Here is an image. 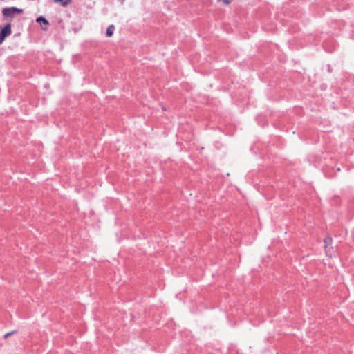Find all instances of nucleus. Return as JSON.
<instances>
[{
  "mask_svg": "<svg viewBox=\"0 0 354 354\" xmlns=\"http://www.w3.org/2000/svg\"><path fill=\"white\" fill-rule=\"evenodd\" d=\"M113 30H114V26L113 25H110L107 29H106V36L107 37H111L113 35Z\"/></svg>",
  "mask_w": 354,
  "mask_h": 354,
  "instance_id": "5",
  "label": "nucleus"
},
{
  "mask_svg": "<svg viewBox=\"0 0 354 354\" xmlns=\"http://www.w3.org/2000/svg\"><path fill=\"white\" fill-rule=\"evenodd\" d=\"M11 25L7 24L0 32V44H1L5 38L11 34Z\"/></svg>",
  "mask_w": 354,
  "mask_h": 354,
  "instance_id": "2",
  "label": "nucleus"
},
{
  "mask_svg": "<svg viewBox=\"0 0 354 354\" xmlns=\"http://www.w3.org/2000/svg\"><path fill=\"white\" fill-rule=\"evenodd\" d=\"M36 21L37 23H39L41 24H44V25H46V26L49 24L48 21L44 17H43L41 16L37 17V19H36Z\"/></svg>",
  "mask_w": 354,
  "mask_h": 354,
  "instance_id": "4",
  "label": "nucleus"
},
{
  "mask_svg": "<svg viewBox=\"0 0 354 354\" xmlns=\"http://www.w3.org/2000/svg\"><path fill=\"white\" fill-rule=\"evenodd\" d=\"M330 242H331V238L330 237H326L324 239V243H325L324 248H325V252H326V255H328V254H329L328 245L330 243Z\"/></svg>",
  "mask_w": 354,
  "mask_h": 354,
  "instance_id": "3",
  "label": "nucleus"
},
{
  "mask_svg": "<svg viewBox=\"0 0 354 354\" xmlns=\"http://www.w3.org/2000/svg\"><path fill=\"white\" fill-rule=\"evenodd\" d=\"M24 10L15 7L6 8L2 10V14L4 17L13 18L16 15L23 13Z\"/></svg>",
  "mask_w": 354,
  "mask_h": 354,
  "instance_id": "1",
  "label": "nucleus"
},
{
  "mask_svg": "<svg viewBox=\"0 0 354 354\" xmlns=\"http://www.w3.org/2000/svg\"><path fill=\"white\" fill-rule=\"evenodd\" d=\"M232 0H223V3L225 4L230 3Z\"/></svg>",
  "mask_w": 354,
  "mask_h": 354,
  "instance_id": "8",
  "label": "nucleus"
},
{
  "mask_svg": "<svg viewBox=\"0 0 354 354\" xmlns=\"http://www.w3.org/2000/svg\"><path fill=\"white\" fill-rule=\"evenodd\" d=\"M13 333H14V332L8 333H6V334L4 335V337H5V338H7V337H8L10 335H12V334H13Z\"/></svg>",
  "mask_w": 354,
  "mask_h": 354,
  "instance_id": "7",
  "label": "nucleus"
},
{
  "mask_svg": "<svg viewBox=\"0 0 354 354\" xmlns=\"http://www.w3.org/2000/svg\"><path fill=\"white\" fill-rule=\"evenodd\" d=\"M70 1L71 0H54L55 3H59L64 6H67Z\"/></svg>",
  "mask_w": 354,
  "mask_h": 354,
  "instance_id": "6",
  "label": "nucleus"
}]
</instances>
